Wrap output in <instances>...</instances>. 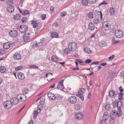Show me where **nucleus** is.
<instances>
[{"label": "nucleus", "instance_id": "f257e3e1", "mask_svg": "<svg viewBox=\"0 0 124 124\" xmlns=\"http://www.w3.org/2000/svg\"><path fill=\"white\" fill-rule=\"evenodd\" d=\"M77 45L75 42H71L68 45V49L70 51H74L76 50L77 47Z\"/></svg>", "mask_w": 124, "mask_h": 124}, {"label": "nucleus", "instance_id": "f03ea898", "mask_svg": "<svg viewBox=\"0 0 124 124\" xmlns=\"http://www.w3.org/2000/svg\"><path fill=\"white\" fill-rule=\"evenodd\" d=\"M4 105L5 108L7 109H9L13 106L12 102L9 101H7L4 102Z\"/></svg>", "mask_w": 124, "mask_h": 124}, {"label": "nucleus", "instance_id": "7ed1b4c3", "mask_svg": "<svg viewBox=\"0 0 124 124\" xmlns=\"http://www.w3.org/2000/svg\"><path fill=\"white\" fill-rule=\"evenodd\" d=\"M31 24L34 28H36L37 29L40 28L41 26V23H38L36 21L34 20L32 21Z\"/></svg>", "mask_w": 124, "mask_h": 124}, {"label": "nucleus", "instance_id": "20e7f679", "mask_svg": "<svg viewBox=\"0 0 124 124\" xmlns=\"http://www.w3.org/2000/svg\"><path fill=\"white\" fill-rule=\"evenodd\" d=\"M115 35L116 37L120 38L123 36V33L122 31L120 30H116L115 31Z\"/></svg>", "mask_w": 124, "mask_h": 124}, {"label": "nucleus", "instance_id": "39448f33", "mask_svg": "<svg viewBox=\"0 0 124 124\" xmlns=\"http://www.w3.org/2000/svg\"><path fill=\"white\" fill-rule=\"evenodd\" d=\"M28 27L25 25H22L20 27L19 31L22 33H24L28 30Z\"/></svg>", "mask_w": 124, "mask_h": 124}, {"label": "nucleus", "instance_id": "423d86ee", "mask_svg": "<svg viewBox=\"0 0 124 124\" xmlns=\"http://www.w3.org/2000/svg\"><path fill=\"white\" fill-rule=\"evenodd\" d=\"M9 33V35L13 38L16 37L18 35L17 31L14 30L10 31Z\"/></svg>", "mask_w": 124, "mask_h": 124}, {"label": "nucleus", "instance_id": "0eeeda50", "mask_svg": "<svg viewBox=\"0 0 124 124\" xmlns=\"http://www.w3.org/2000/svg\"><path fill=\"white\" fill-rule=\"evenodd\" d=\"M47 39L45 38H43L40 39L41 41L39 43H36L35 44V46H39L43 45L46 41Z\"/></svg>", "mask_w": 124, "mask_h": 124}, {"label": "nucleus", "instance_id": "6e6552de", "mask_svg": "<svg viewBox=\"0 0 124 124\" xmlns=\"http://www.w3.org/2000/svg\"><path fill=\"white\" fill-rule=\"evenodd\" d=\"M68 101L70 103L74 104L76 102L77 99L75 96H71L69 98Z\"/></svg>", "mask_w": 124, "mask_h": 124}, {"label": "nucleus", "instance_id": "1a4fd4ad", "mask_svg": "<svg viewBox=\"0 0 124 124\" xmlns=\"http://www.w3.org/2000/svg\"><path fill=\"white\" fill-rule=\"evenodd\" d=\"M78 18V14L75 13H73L71 15V17L70 19L71 22L76 20Z\"/></svg>", "mask_w": 124, "mask_h": 124}, {"label": "nucleus", "instance_id": "9d476101", "mask_svg": "<svg viewBox=\"0 0 124 124\" xmlns=\"http://www.w3.org/2000/svg\"><path fill=\"white\" fill-rule=\"evenodd\" d=\"M75 117L77 119L80 120L83 118V114L82 112L77 113L75 114Z\"/></svg>", "mask_w": 124, "mask_h": 124}, {"label": "nucleus", "instance_id": "9b49d317", "mask_svg": "<svg viewBox=\"0 0 124 124\" xmlns=\"http://www.w3.org/2000/svg\"><path fill=\"white\" fill-rule=\"evenodd\" d=\"M47 95L49 98L51 100H54L56 98V96L54 94L50 92L47 93Z\"/></svg>", "mask_w": 124, "mask_h": 124}, {"label": "nucleus", "instance_id": "f8f14e48", "mask_svg": "<svg viewBox=\"0 0 124 124\" xmlns=\"http://www.w3.org/2000/svg\"><path fill=\"white\" fill-rule=\"evenodd\" d=\"M11 101L12 102V104L14 105H16L19 103V100L16 98H13L11 100Z\"/></svg>", "mask_w": 124, "mask_h": 124}, {"label": "nucleus", "instance_id": "ddd939ff", "mask_svg": "<svg viewBox=\"0 0 124 124\" xmlns=\"http://www.w3.org/2000/svg\"><path fill=\"white\" fill-rule=\"evenodd\" d=\"M14 59L16 60H19L21 59V55L18 53H16L13 55Z\"/></svg>", "mask_w": 124, "mask_h": 124}, {"label": "nucleus", "instance_id": "4468645a", "mask_svg": "<svg viewBox=\"0 0 124 124\" xmlns=\"http://www.w3.org/2000/svg\"><path fill=\"white\" fill-rule=\"evenodd\" d=\"M30 34L29 33H25L23 36V41L28 40L30 39Z\"/></svg>", "mask_w": 124, "mask_h": 124}, {"label": "nucleus", "instance_id": "2eb2a0df", "mask_svg": "<svg viewBox=\"0 0 124 124\" xmlns=\"http://www.w3.org/2000/svg\"><path fill=\"white\" fill-rule=\"evenodd\" d=\"M7 9L8 12L12 13L14 11V7L13 6L10 5L8 6Z\"/></svg>", "mask_w": 124, "mask_h": 124}, {"label": "nucleus", "instance_id": "dca6fc26", "mask_svg": "<svg viewBox=\"0 0 124 124\" xmlns=\"http://www.w3.org/2000/svg\"><path fill=\"white\" fill-rule=\"evenodd\" d=\"M59 58L56 55H52L51 57V60L52 62H57L59 61Z\"/></svg>", "mask_w": 124, "mask_h": 124}, {"label": "nucleus", "instance_id": "f3484780", "mask_svg": "<svg viewBox=\"0 0 124 124\" xmlns=\"http://www.w3.org/2000/svg\"><path fill=\"white\" fill-rule=\"evenodd\" d=\"M95 27L94 24L92 22L88 24V29L90 31L93 30Z\"/></svg>", "mask_w": 124, "mask_h": 124}, {"label": "nucleus", "instance_id": "a211bd4d", "mask_svg": "<svg viewBox=\"0 0 124 124\" xmlns=\"http://www.w3.org/2000/svg\"><path fill=\"white\" fill-rule=\"evenodd\" d=\"M116 114L115 110H113L111 112L110 114L111 117L115 118L116 116Z\"/></svg>", "mask_w": 124, "mask_h": 124}, {"label": "nucleus", "instance_id": "6ab92c4d", "mask_svg": "<svg viewBox=\"0 0 124 124\" xmlns=\"http://www.w3.org/2000/svg\"><path fill=\"white\" fill-rule=\"evenodd\" d=\"M10 46V44L8 42H7L3 44V47L4 49L7 50L9 48Z\"/></svg>", "mask_w": 124, "mask_h": 124}, {"label": "nucleus", "instance_id": "aec40b11", "mask_svg": "<svg viewBox=\"0 0 124 124\" xmlns=\"http://www.w3.org/2000/svg\"><path fill=\"white\" fill-rule=\"evenodd\" d=\"M75 109L76 110H79L82 107V105L80 103L76 104L74 105Z\"/></svg>", "mask_w": 124, "mask_h": 124}, {"label": "nucleus", "instance_id": "412c9836", "mask_svg": "<svg viewBox=\"0 0 124 124\" xmlns=\"http://www.w3.org/2000/svg\"><path fill=\"white\" fill-rule=\"evenodd\" d=\"M64 87L62 83H59L57 85V88L59 90H62L63 91Z\"/></svg>", "mask_w": 124, "mask_h": 124}, {"label": "nucleus", "instance_id": "4be33fe9", "mask_svg": "<svg viewBox=\"0 0 124 124\" xmlns=\"http://www.w3.org/2000/svg\"><path fill=\"white\" fill-rule=\"evenodd\" d=\"M17 76L18 78L21 80L23 79L24 78V76L23 74L20 72L18 73Z\"/></svg>", "mask_w": 124, "mask_h": 124}, {"label": "nucleus", "instance_id": "5701e85b", "mask_svg": "<svg viewBox=\"0 0 124 124\" xmlns=\"http://www.w3.org/2000/svg\"><path fill=\"white\" fill-rule=\"evenodd\" d=\"M51 36L52 38H58L59 37L58 33L56 32H53L51 33Z\"/></svg>", "mask_w": 124, "mask_h": 124}, {"label": "nucleus", "instance_id": "b1692460", "mask_svg": "<svg viewBox=\"0 0 124 124\" xmlns=\"http://www.w3.org/2000/svg\"><path fill=\"white\" fill-rule=\"evenodd\" d=\"M109 12L110 15H113L115 13V10L114 8H111L109 10Z\"/></svg>", "mask_w": 124, "mask_h": 124}, {"label": "nucleus", "instance_id": "393cba45", "mask_svg": "<svg viewBox=\"0 0 124 124\" xmlns=\"http://www.w3.org/2000/svg\"><path fill=\"white\" fill-rule=\"evenodd\" d=\"M117 106L118 109H120L122 106V103L121 101H118L117 103Z\"/></svg>", "mask_w": 124, "mask_h": 124}, {"label": "nucleus", "instance_id": "a878e982", "mask_svg": "<svg viewBox=\"0 0 124 124\" xmlns=\"http://www.w3.org/2000/svg\"><path fill=\"white\" fill-rule=\"evenodd\" d=\"M115 91L113 90H111L109 92V95L110 97H113L115 95Z\"/></svg>", "mask_w": 124, "mask_h": 124}, {"label": "nucleus", "instance_id": "bb28decb", "mask_svg": "<svg viewBox=\"0 0 124 124\" xmlns=\"http://www.w3.org/2000/svg\"><path fill=\"white\" fill-rule=\"evenodd\" d=\"M107 115H108V113L107 112L104 113L102 116L103 120H107V119L108 118V116Z\"/></svg>", "mask_w": 124, "mask_h": 124}, {"label": "nucleus", "instance_id": "cd10ccee", "mask_svg": "<svg viewBox=\"0 0 124 124\" xmlns=\"http://www.w3.org/2000/svg\"><path fill=\"white\" fill-rule=\"evenodd\" d=\"M6 69L4 66L0 67V71L2 73H3L6 71Z\"/></svg>", "mask_w": 124, "mask_h": 124}, {"label": "nucleus", "instance_id": "c85d7f7f", "mask_svg": "<svg viewBox=\"0 0 124 124\" xmlns=\"http://www.w3.org/2000/svg\"><path fill=\"white\" fill-rule=\"evenodd\" d=\"M100 20L98 19L94 18L93 20V23L95 24H98L100 23Z\"/></svg>", "mask_w": 124, "mask_h": 124}, {"label": "nucleus", "instance_id": "c756f323", "mask_svg": "<svg viewBox=\"0 0 124 124\" xmlns=\"http://www.w3.org/2000/svg\"><path fill=\"white\" fill-rule=\"evenodd\" d=\"M88 0H82V4L85 6H87L88 3Z\"/></svg>", "mask_w": 124, "mask_h": 124}, {"label": "nucleus", "instance_id": "7c9ffc66", "mask_svg": "<svg viewBox=\"0 0 124 124\" xmlns=\"http://www.w3.org/2000/svg\"><path fill=\"white\" fill-rule=\"evenodd\" d=\"M20 17V15L19 14H16L14 16L13 18L14 19L18 20L19 19Z\"/></svg>", "mask_w": 124, "mask_h": 124}, {"label": "nucleus", "instance_id": "2f4dec72", "mask_svg": "<svg viewBox=\"0 0 124 124\" xmlns=\"http://www.w3.org/2000/svg\"><path fill=\"white\" fill-rule=\"evenodd\" d=\"M104 24L105 25L104 27V29L105 30H109L110 27V25L108 24H106L105 23Z\"/></svg>", "mask_w": 124, "mask_h": 124}, {"label": "nucleus", "instance_id": "473e14b6", "mask_svg": "<svg viewBox=\"0 0 124 124\" xmlns=\"http://www.w3.org/2000/svg\"><path fill=\"white\" fill-rule=\"evenodd\" d=\"M21 101H25L26 99V96L24 94H21Z\"/></svg>", "mask_w": 124, "mask_h": 124}, {"label": "nucleus", "instance_id": "72a5a7b5", "mask_svg": "<svg viewBox=\"0 0 124 124\" xmlns=\"http://www.w3.org/2000/svg\"><path fill=\"white\" fill-rule=\"evenodd\" d=\"M115 118L111 117L108 122L109 124H114L115 123Z\"/></svg>", "mask_w": 124, "mask_h": 124}, {"label": "nucleus", "instance_id": "f704fd0d", "mask_svg": "<svg viewBox=\"0 0 124 124\" xmlns=\"http://www.w3.org/2000/svg\"><path fill=\"white\" fill-rule=\"evenodd\" d=\"M85 89L84 88H81L80 90L79 91L78 93V94H83L84 92Z\"/></svg>", "mask_w": 124, "mask_h": 124}, {"label": "nucleus", "instance_id": "c9c22d12", "mask_svg": "<svg viewBox=\"0 0 124 124\" xmlns=\"http://www.w3.org/2000/svg\"><path fill=\"white\" fill-rule=\"evenodd\" d=\"M29 13L30 12H29L28 10H24L23 11L22 14L24 15H26L29 14Z\"/></svg>", "mask_w": 124, "mask_h": 124}, {"label": "nucleus", "instance_id": "e433bc0d", "mask_svg": "<svg viewBox=\"0 0 124 124\" xmlns=\"http://www.w3.org/2000/svg\"><path fill=\"white\" fill-rule=\"evenodd\" d=\"M88 17L90 19H92L93 17V14L92 12H90L88 14Z\"/></svg>", "mask_w": 124, "mask_h": 124}, {"label": "nucleus", "instance_id": "4c0bfd02", "mask_svg": "<svg viewBox=\"0 0 124 124\" xmlns=\"http://www.w3.org/2000/svg\"><path fill=\"white\" fill-rule=\"evenodd\" d=\"M112 39L113 40L112 41V43L114 44L118 43L120 42L119 40L115 39L114 38H113Z\"/></svg>", "mask_w": 124, "mask_h": 124}, {"label": "nucleus", "instance_id": "58836bf2", "mask_svg": "<svg viewBox=\"0 0 124 124\" xmlns=\"http://www.w3.org/2000/svg\"><path fill=\"white\" fill-rule=\"evenodd\" d=\"M119 110L117 113H116V115L118 116H120L122 114V111L121 109H118Z\"/></svg>", "mask_w": 124, "mask_h": 124}, {"label": "nucleus", "instance_id": "ea45409f", "mask_svg": "<svg viewBox=\"0 0 124 124\" xmlns=\"http://www.w3.org/2000/svg\"><path fill=\"white\" fill-rule=\"evenodd\" d=\"M37 110H35L34 111V113L33 116L34 118L35 119L36 118L38 115V113H39Z\"/></svg>", "mask_w": 124, "mask_h": 124}, {"label": "nucleus", "instance_id": "a19ab883", "mask_svg": "<svg viewBox=\"0 0 124 124\" xmlns=\"http://www.w3.org/2000/svg\"><path fill=\"white\" fill-rule=\"evenodd\" d=\"M84 51L85 52H87V53L89 54H91L92 53V51L90 48H85Z\"/></svg>", "mask_w": 124, "mask_h": 124}, {"label": "nucleus", "instance_id": "79ce46f5", "mask_svg": "<svg viewBox=\"0 0 124 124\" xmlns=\"http://www.w3.org/2000/svg\"><path fill=\"white\" fill-rule=\"evenodd\" d=\"M70 50L68 48H66L64 50V52L66 54H69L70 53Z\"/></svg>", "mask_w": 124, "mask_h": 124}, {"label": "nucleus", "instance_id": "37998d69", "mask_svg": "<svg viewBox=\"0 0 124 124\" xmlns=\"http://www.w3.org/2000/svg\"><path fill=\"white\" fill-rule=\"evenodd\" d=\"M76 61L81 65H83L84 63V62H83L82 60L81 59H77Z\"/></svg>", "mask_w": 124, "mask_h": 124}, {"label": "nucleus", "instance_id": "c03bdc74", "mask_svg": "<svg viewBox=\"0 0 124 124\" xmlns=\"http://www.w3.org/2000/svg\"><path fill=\"white\" fill-rule=\"evenodd\" d=\"M23 23L26 22L27 21L28 18L26 17H24L22 19Z\"/></svg>", "mask_w": 124, "mask_h": 124}, {"label": "nucleus", "instance_id": "a18cd8bd", "mask_svg": "<svg viewBox=\"0 0 124 124\" xmlns=\"http://www.w3.org/2000/svg\"><path fill=\"white\" fill-rule=\"evenodd\" d=\"M110 104H107L105 106V108L107 110H109V109H110Z\"/></svg>", "mask_w": 124, "mask_h": 124}, {"label": "nucleus", "instance_id": "49530a36", "mask_svg": "<svg viewBox=\"0 0 124 124\" xmlns=\"http://www.w3.org/2000/svg\"><path fill=\"white\" fill-rule=\"evenodd\" d=\"M107 4L108 3H107L105 1H103L99 4V7H100L102 5V6H104Z\"/></svg>", "mask_w": 124, "mask_h": 124}, {"label": "nucleus", "instance_id": "de8ad7c7", "mask_svg": "<svg viewBox=\"0 0 124 124\" xmlns=\"http://www.w3.org/2000/svg\"><path fill=\"white\" fill-rule=\"evenodd\" d=\"M4 50L3 49H0V55H3L5 53Z\"/></svg>", "mask_w": 124, "mask_h": 124}, {"label": "nucleus", "instance_id": "09e8293b", "mask_svg": "<svg viewBox=\"0 0 124 124\" xmlns=\"http://www.w3.org/2000/svg\"><path fill=\"white\" fill-rule=\"evenodd\" d=\"M96 0H88V2L91 4H93L96 2Z\"/></svg>", "mask_w": 124, "mask_h": 124}, {"label": "nucleus", "instance_id": "8fccbe9b", "mask_svg": "<svg viewBox=\"0 0 124 124\" xmlns=\"http://www.w3.org/2000/svg\"><path fill=\"white\" fill-rule=\"evenodd\" d=\"M43 108V106L42 104H40V105H39L37 107L38 108V110H40L39 111V112H40L41 109L42 108Z\"/></svg>", "mask_w": 124, "mask_h": 124}, {"label": "nucleus", "instance_id": "3c124183", "mask_svg": "<svg viewBox=\"0 0 124 124\" xmlns=\"http://www.w3.org/2000/svg\"><path fill=\"white\" fill-rule=\"evenodd\" d=\"M60 15L61 16L63 17L67 15V13L66 12L63 11L61 13Z\"/></svg>", "mask_w": 124, "mask_h": 124}, {"label": "nucleus", "instance_id": "603ef678", "mask_svg": "<svg viewBox=\"0 0 124 124\" xmlns=\"http://www.w3.org/2000/svg\"><path fill=\"white\" fill-rule=\"evenodd\" d=\"M56 98L58 100H60L62 99V97L61 95H57V97Z\"/></svg>", "mask_w": 124, "mask_h": 124}, {"label": "nucleus", "instance_id": "864d4df0", "mask_svg": "<svg viewBox=\"0 0 124 124\" xmlns=\"http://www.w3.org/2000/svg\"><path fill=\"white\" fill-rule=\"evenodd\" d=\"M23 68L22 66L21 65L20 66L17 67L15 68V69L16 70H20Z\"/></svg>", "mask_w": 124, "mask_h": 124}, {"label": "nucleus", "instance_id": "5fc2aeb1", "mask_svg": "<svg viewBox=\"0 0 124 124\" xmlns=\"http://www.w3.org/2000/svg\"><path fill=\"white\" fill-rule=\"evenodd\" d=\"M92 62V60L90 59H87L85 60V63H90Z\"/></svg>", "mask_w": 124, "mask_h": 124}, {"label": "nucleus", "instance_id": "6e6d98bb", "mask_svg": "<svg viewBox=\"0 0 124 124\" xmlns=\"http://www.w3.org/2000/svg\"><path fill=\"white\" fill-rule=\"evenodd\" d=\"M97 13L98 14L100 15V18L101 19H102V13L101 12V11H98L97 12Z\"/></svg>", "mask_w": 124, "mask_h": 124}, {"label": "nucleus", "instance_id": "4d7b16f0", "mask_svg": "<svg viewBox=\"0 0 124 124\" xmlns=\"http://www.w3.org/2000/svg\"><path fill=\"white\" fill-rule=\"evenodd\" d=\"M100 46L101 47H104L106 45V43L104 42H101L100 44Z\"/></svg>", "mask_w": 124, "mask_h": 124}, {"label": "nucleus", "instance_id": "13d9d810", "mask_svg": "<svg viewBox=\"0 0 124 124\" xmlns=\"http://www.w3.org/2000/svg\"><path fill=\"white\" fill-rule=\"evenodd\" d=\"M120 76L123 77L124 78V70L122 71L120 74Z\"/></svg>", "mask_w": 124, "mask_h": 124}, {"label": "nucleus", "instance_id": "bf43d9fd", "mask_svg": "<svg viewBox=\"0 0 124 124\" xmlns=\"http://www.w3.org/2000/svg\"><path fill=\"white\" fill-rule=\"evenodd\" d=\"M78 94V96L81 99V100L82 101H83L84 100V97L83 96V95H82V94Z\"/></svg>", "mask_w": 124, "mask_h": 124}, {"label": "nucleus", "instance_id": "052dcab7", "mask_svg": "<svg viewBox=\"0 0 124 124\" xmlns=\"http://www.w3.org/2000/svg\"><path fill=\"white\" fill-rule=\"evenodd\" d=\"M21 94H18L17 95L16 98H17V99H18V100L19 99L21 100Z\"/></svg>", "mask_w": 124, "mask_h": 124}, {"label": "nucleus", "instance_id": "680f3d73", "mask_svg": "<svg viewBox=\"0 0 124 124\" xmlns=\"http://www.w3.org/2000/svg\"><path fill=\"white\" fill-rule=\"evenodd\" d=\"M53 26H54L55 27H58V23H57L55 22L53 24Z\"/></svg>", "mask_w": 124, "mask_h": 124}, {"label": "nucleus", "instance_id": "e2e57ef3", "mask_svg": "<svg viewBox=\"0 0 124 124\" xmlns=\"http://www.w3.org/2000/svg\"><path fill=\"white\" fill-rule=\"evenodd\" d=\"M42 19L43 20H44L45 19V18L46 17V15L45 14H43L42 15Z\"/></svg>", "mask_w": 124, "mask_h": 124}, {"label": "nucleus", "instance_id": "0e129e2a", "mask_svg": "<svg viewBox=\"0 0 124 124\" xmlns=\"http://www.w3.org/2000/svg\"><path fill=\"white\" fill-rule=\"evenodd\" d=\"M119 91L122 92H123L124 91V90L123 89L122 87L121 86H120L119 87Z\"/></svg>", "mask_w": 124, "mask_h": 124}, {"label": "nucleus", "instance_id": "69168bd1", "mask_svg": "<svg viewBox=\"0 0 124 124\" xmlns=\"http://www.w3.org/2000/svg\"><path fill=\"white\" fill-rule=\"evenodd\" d=\"M115 55H111V56H110L108 58V59L110 60H111L112 59H113Z\"/></svg>", "mask_w": 124, "mask_h": 124}, {"label": "nucleus", "instance_id": "338daca9", "mask_svg": "<svg viewBox=\"0 0 124 124\" xmlns=\"http://www.w3.org/2000/svg\"><path fill=\"white\" fill-rule=\"evenodd\" d=\"M50 9L52 12H53L54 11V7H51Z\"/></svg>", "mask_w": 124, "mask_h": 124}, {"label": "nucleus", "instance_id": "774afa93", "mask_svg": "<svg viewBox=\"0 0 124 124\" xmlns=\"http://www.w3.org/2000/svg\"><path fill=\"white\" fill-rule=\"evenodd\" d=\"M100 124H106V123L105 121L102 120L101 121Z\"/></svg>", "mask_w": 124, "mask_h": 124}]
</instances>
